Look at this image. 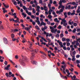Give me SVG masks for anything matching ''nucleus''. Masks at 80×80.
<instances>
[{"label":"nucleus","instance_id":"nucleus-1","mask_svg":"<svg viewBox=\"0 0 80 80\" xmlns=\"http://www.w3.org/2000/svg\"><path fill=\"white\" fill-rule=\"evenodd\" d=\"M22 60L20 62V64L23 65V66H25V62H28V59L25 57H23V56L22 55Z\"/></svg>","mask_w":80,"mask_h":80},{"label":"nucleus","instance_id":"nucleus-2","mask_svg":"<svg viewBox=\"0 0 80 80\" xmlns=\"http://www.w3.org/2000/svg\"><path fill=\"white\" fill-rule=\"evenodd\" d=\"M28 50L29 52H32V55H34V54L37 53L38 52V50L36 49H32V50H31L28 48Z\"/></svg>","mask_w":80,"mask_h":80},{"label":"nucleus","instance_id":"nucleus-3","mask_svg":"<svg viewBox=\"0 0 80 80\" xmlns=\"http://www.w3.org/2000/svg\"><path fill=\"white\" fill-rule=\"evenodd\" d=\"M3 41L4 43L6 44V45H7L8 44V41L7 40V39L5 38H3Z\"/></svg>","mask_w":80,"mask_h":80},{"label":"nucleus","instance_id":"nucleus-4","mask_svg":"<svg viewBox=\"0 0 80 80\" xmlns=\"http://www.w3.org/2000/svg\"><path fill=\"white\" fill-rule=\"evenodd\" d=\"M57 43H59V45L61 47L63 48V43L61 42H60V40H58L57 41Z\"/></svg>","mask_w":80,"mask_h":80},{"label":"nucleus","instance_id":"nucleus-5","mask_svg":"<svg viewBox=\"0 0 80 80\" xmlns=\"http://www.w3.org/2000/svg\"><path fill=\"white\" fill-rule=\"evenodd\" d=\"M38 37H39V38H41L44 41V42H47V41L44 38H43V37H42L40 35H38Z\"/></svg>","mask_w":80,"mask_h":80},{"label":"nucleus","instance_id":"nucleus-6","mask_svg":"<svg viewBox=\"0 0 80 80\" xmlns=\"http://www.w3.org/2000/svg\"><path fill=\"white\" fill-rule=\"evenodd\" d=\"M59 74L61 76V77H62V78H66V79H67V78H68L66 76H63V75H62V74L61 73L59 72Z\"/></svg>","mask_w":80,"mask_h":80},{"label":"nucleus","instance_id":"nucleus-7","mask_svg":"<svg viewBox=\"0 0 80 80\" xmlns=\"http://www.w3.org/2000/svg\"><path fill=\"white\" fill-rule=\"evenodd\" d=\"M66 22L67 21L65 20V18H63L62 19V21L61 22V25H63V22Z\"/></svg>","mask_w":80,"mask_h":80},{"label":"nucleus","instance_id":"nucleus-8","mask_svg":"<svg viewBox=\"0 0 80 80\" xmlns=\"http://www.w3.org/2000/svg\"><path fill=\"white\" fill-rule=\"evenodd\" d=\"M10 67V64L7 66V67L5 68L4 70H9L10 69L9 68Z\"/></svg>","mask_w":80,"mask_h":80},{"label":"nucleus","instance_id":"nucleus-9","mask_svg":"<svg viewBox=\"0 0 80 80\" xmlns=\"http://www.w3.org/2000/svg\"><path fill=\"white\" fill-rule=\"evenodd\" d=\"M47 26H44V28H42L41 29L42 31H45V30L47 29Z\"/></svg>","mask_w":80,"mask_h":80},{"label":"nucleus","instance_id":"nucleus-10","mask_svg":"<svg viewBox=\"0 0 80 80\" xmlns=\"http://www.w3.org/2000/svg\"><path fill=\"white\" fill-rule=\"evenodd\" d=\"M50 28L51 30V32H54V30H55L54 29V28H53V27H52V26H50Z\"/></svg>","mask_w":80,"mask_h":80},{"label":"nucleus","instance_id":"nucleus-11","mask_svg":"<svg viewBox=\"0 0 80 80\" xmlns=\"http://www.w3.org/2000/svg\"><path fill=\"white\" fill-rule=\"evenodd\" d=\"M31 62L32 64H34V65H37V62L35 61H32Z\"/></svg>","mask_w":80,"mask_h":80},{"label":"nucleus","instance_id":"nucleus-12","mask_svg":"<svg viewBox=\"0 0 80 80\" xmlns=\"http://www.w3.org/2000/svg\"><path fill=\"white\" fill-rule=\"evenodd\" d=\"M51 55H52V56H55V54H54V53L51 52V53H50V54H48V56L49 57V58H51Z\"/></svg>","mask_w":80,"mask_h":80},{"label":"nucleus","instance_id":"nucleus-13","mask_svg":"<svg viewBox=\"0 0 80 80\" xmlns=\"http://www.w3.org/2000/svg\"><path fill=\"white\" fill-rule=\"evenodd\" d=\"M50 10H49L48 11V13H49V15L51 14V13H52L51 12H52L53 10H52V8H50Z\"/></svg>","mask_w":80,"mask_h":80},{"label":"nucleus","instance_id":"nucleus-14","mask_svg":"<svg viewBox=\"0 0 80 80\" xmlns=\"http://www.w3.org/2000/svg\"><path fill=\"white\" fill-rule=\"evenodd\" d=\"M69 77H71L72 79V80H73V78L74 79V78H76V76L75 75H74L73 77L71 75H70Z\"/></svg>","mask_w":80,"mask_h":80},{"label":"nucleus","instance_id":"nucleus-15","mask_svg":"<svg viewBox=\"0 0 80 80\" xmlns=\"http://www.w3.org/2000/svg\"><path fill=\"white\" fill-rule=\"evenodd\" d=\"M28 10H32V6H29V8H28Z\"/></svg>","mask_w":80,"mask_h":80},{"label":"nucleus","instance_id":"nucleus-16","mask_svg":"<svg viewBox=\"0 0 80 80\" xmlns=\"http://www.w3.org/2000/svg\"><path fill=\"white\" fill-rule=\"evenodd\" d=\"M64 17L65 18H67V12H65L64 13Z\"/></svg>","mask_w":80,"mask_h":80},{"label":"nucleus","instance_id":"nucleus-17","mask_svg":"<svg viewBox=\"0 0 80 80\" xmlns=\"http://www.w3.org/2000/svg\"><path fill=\"white\" fill-rule=\"evenodd\" d=\"M22 15H23L24 17H27V14H25L24 12H22Z\"/></svg>","mask_w":80,"mask_h":80},{"label":"nucleus","instance_id":"nucleus-18","mask_svg":"<svg viewBox=\"0 0 80 80\" xmlns=\"http://www.w3.org/2000/svg\"><path fill=\"white\" fill-rule=\"evenodd\" d=\"M32 57H31V58H30V59L31 60H32L33 59V58H34V54H32Z\"/></svg>","mask_w":80,"mask_h":80},{"label":"nucleus","instance_id":"nucleus-19","mask_svg":"<svg viewBox=\"0 0 80 80\" xmlns=\"http://www.w3.org/2000/svg\"><path fill=\"white\" fill-rule=\"evenodd\" d=\"M72 57V61L73 62L75 61V56H73V57Z\"/></svg>","mask_w":80,"mask_h":80},{"label":"nucleus","instance_id":"nucleus-20","mask_svg":"<svg viewBox=\"0 0 80 80\" xmlns=\"http://www.w3.org/2000/svg\"><path fill=\"white\" fill-rule=\"evenodd\" d=\"M12 32H18V29H15L14 30H12Z\"/></svg>","mask_w":80,"mask_h":80},{"label":"nucleus","instance_id":"nucleus-21","mask_svg":"<svg viewBox=\"0 0 80 80\" xmlns=\"http://www.w3.org/2000/svg\"><path fill=\"white\" fill-rule=\"evenodd\" d=\"M30 28L28 27L25 28V30H26L27 31H28V30H30Z\"/></svg>","mask_w":80,"mask_h":80},{"label":"nucleus","instance_id":"nucleus-22","mask_svg":"<svg viewBox=\"0 0 80 80\" xmlns=\"http://www.w3.org/2000/svg\"><path fill=\"white\" fill-rule=\"evenodd\" d=\"M22 8H23L24 10H27V8H26V7H25V6H23L22 7Z\"/></svg>","mask_w":80,"mask_h":80},{"label":"nucleus","instance_id":"nucleus-23","mask_svg":"<svg viewBox=\"0 0 80 80\" xmlns=\"http://www.w3.org/2000/svg\"><path fill=\"white\" fill-rule=\"evenodd\" d=\"M32 12L33 13L36 12V11L35 10V8H32Z\"/></svg>","mask_w":80,"mask_h":80},{"label":"nucleus","instance_id":"nucleus-24","mask_svg":"<svg viewBox=\"0 0 80 80\" xmlns=\"http://www.w3.org/2000/svg\"><path fill=\"white\" fill-rule=\"evenodd\" d=\"M14 37H15V35L13 34H11V38H14Z\"/></svg>","mask_w":80,"mask_h":80},{"label":"nucleus","instance_id":"nucleus-25","mask_svg":"<svg viewBox=\"0 0 80 80\" xmlns=\"http://www.w3.org/2000/svg\"><path fill=\"white\" fill-rule=\"evenodd\" d=\"M61 68H63V71H65V68H64V67L62 65L61 66Z\"/></svg>","mask_w":80,"mask_h":80},{"label":"nucleus","instance_id":"nucleus-26","mask_svg":"<svg viewBox=\"0 0 80 80\" xmlns=\"http://www.w3.org/2000/svg\"><path fill=\"white\" fill-rule=\"evenodd\" d=\"M80 10H79V8H78V9L77 10V13H80Z\"/></svg>","mask_w":80,"mask_h":80},{"label":"nucleus","instance_id":"nucleus-27","mask_svg":"<svg viewBox=\"0 0 80 80\" xmlns=\"http://www.w3.org/2000/svg\"><path fill=\"white\" fill-rule=\"evenodd\" d=\"M63 25L64 26H66L67 25V23L66 22H64Z\"/></svg>","mask_w":80,"mask_h":80},{"label":"nucleus","instance_id":"nucleus-28","mask_svg":"<svg viewBox=\"0 0 80 80\" xmlns=\"http://www.w3.org/2000/svg\"><path fill=\"white\" fill-rule=\"evenodd\" d=\"M62 6H63L62 4H60L58 8V9H60V8H62Z\"/></svg>","mask_w":80,"mask_h":80},{"label":"nucleus","instance_id":"nucleus-29","mask_svg":"<svg viewBox=\"0 0 80 80\" xmlns=\"http://www.w3.org/2000/svg\"><path fill=\"white\" fill-rule=\"evenodd\" d=\"M37 22H38V25H40V21H36V22L37 23Z\"/></svg>","mask_w":80,"mask_h":80},{"label":"nucleus","instance_id":"nucleus-30","mask_svg":"<svg viewBox=\"0 0 80 80\" xmlns=\"http://www.w3.org/2000/svg\"><path fill=\"white\" fill-rule=\"evenodd\" d=\"M66 41H67V42H69L70 41V39L67 38L66 39Z\"/></svg>","mask_w":80,"mask_h":80},{"label":"nucleus","instance_id":"nucleus-31","mask_svg":"<svg viewBox=\"0 0 80 80\" xmlns=\"http://www.w3.org/2000/svg\"><path fill=\"white\" fill-rule=\"evenodd\" d=\"M44 22L43 21H42L41 22V23L40 25V27H41V26H42L43 25V24L44 23Z\"/></svg>","mask_w":80,"mask_h":80},{"label":"nucleus","instance_id":"nucleus-32","mask_svg":"<svg viewBox=\"0 0 80 80\" xmlns=\"http://www.w3.org/2000/svg\"><path fill=\"white\" fill-rule=\"evenodd\" d=\"M63 12V10L62 9H60L59 10V12L60 13H62V12Z\"/></svg>","mask_w":80,"mask_h":80},{"label":"nucleus","instance_id":"nucleus-33","mask_svg":"<svg viewBox=\"0 0 80 80\" xmlns=\"http://www.w3.org/2000/svg\"><path fill=\"white\" fill-rule=\"evenodd\" d=\"M75 53H76V51H74V52H72V54L73 56H75Z\"/></svg>","mask_w":80,"mask_h":80},{"label":"nucleus","instance_id":"nucleus-34","mask_svg":"<svg viewBox=\"0 0 80 80\" xmlns=\"http://www.w3.org/2000/svg\"><path fill=\"white\" fill-rule=\"evenodd\" d=\"M40 53H42V54H43V55H46V54H45V53H44L42 51H40Z\"/></svg>","mask_w":80,"mask_h":80},{"label":"nucleus","instance_id":"nucleus-35","mask_svg":"<svg viewBox=\"0 0 80 80\" xmlns=\"http://www.w3.org/2000/svg\"><path fill=\"white\" fill-rule=\"evenodd\" d=\"M44 10H45L46 11H47V7L45 6H44Z\"/></svg>","mask_w":80,"mask_h":80},{"label":"nucleus","instance_id":"nucleus-36","mask_svg":"<svg viewBox=\"0 0 80 80\" xmlns=\"http://www.w3.org/2000/svg\"><path fill=\"white\" fill-rule=\"evenodd\" d=\"M76 63H77V64H79V63H80V61L78 60H76Z\"/></svg>","mask_w":80,"mask_h":80},{"label":"nucleus","instance_id":"nucleus-37","mask_svg":"<svg viewBox=\"0 0 80 80\" xmlns=\"http://www.w3.org/2000/svg\"><path fill=\"white\" fill-rule=\"evenodd\" d=\"M35 28H36L38 30L40 29V28H39V27H38V26H35Z\"/></svg>","mask_w":80,"mask_h":80},{"label":"nucleus","instance_id":"nucleus-38","mask_svg":"<svg viewBox=\"0 0 80 80\" xmlns=\"http://www.w3.org/2000/svg\"><path fill=\"white\" fill-rule=\"evenodd\" d=\"M48 18H49V19H51V18H52V16H51V15H49L48 16Z\"/></svg>","mask_w":80,"mask_h":80},{"label":"nucleus","instance_id":"nucleus-39","mask_svg":"<svg viewBox=\"0 0 80 80\" xmlns=\"http://www.w3.org/2000/svg\"><path fill=\"white\" fill-rule=\"evenodd\" d=\"M62 42H64V41H65V38H62Z\"/></svg>","mask_w":80,"mask_h":80},{"label":"nucleus","instance_id":"nucleus-40","mask_svg":"<svg viewBox=\"0 0 80 80\" xmlns=\"http://www.w3.org/2000/svg\"><path fill=\"white\" fill-rule=\"evenodd\" d=\"M12 16H15L16 15V13L15 12L14 13V14L13 13V12H12Z\"/></svg>","mask_w":80,"mask_h":80},{"label":"nucleus","instance_id":"nucleus-41","mask_svg":"<svg viewBox=\"0 0 80 80\" xmlns=\"http://www.w3.org/2000/svg\"><path fill=\"white\" fill-rule=\"evenodd\" d=\"M71 5H76L75 2H72L71 3Z\"/></svg>","mask_w":80,"mask_h":80},{"label":"nucleus","instance_id":"nucleus-42","mask_svg":"<svg viewBox=\"0 0 80 80\" xmlns=\"http://www.w3.org/2000/svg\"><path fill=\"white\" fill-rule=\"evenodd\" d=\"M70 75V73H69V72H68V75H67V77H70V76H69Z\"/></svg>","mask_w":80,"mask_h":80},{"label":"nucleus","instance_id":"nucleus-43","mask_svg":"<svg viewBox=\"0 0 80 80\" xmlns=\"http://www.w3.org/2000/svg\"><path fill=\"white\" fill-rule=\"evenodd\" d=\"M80 44V43H78V42H76V45L77 46H78V45Z\"/></svg>","mask_w":80,"mask_h":80},{"label":"nucleus","instance_id":"nucleus-44","mask_svg":"<svg viewBox=\"0 0 80 80\" xmlns=\"http://www.w3.org/2000/svg\"><path fill=\"white\" fill-rule=\"evenodd\" d=\"M62 48H63V49L64 50H67V48H66V47L63 46V47Z\"/></svg>","mask_w":80,"mask_h":80},{"label":"nucleus","instance_id":"nucleus-45","mask_svg":"<svg viewBox=\"0 0 80 80\" xmlns=\"http://www.w3.org/2000/svg\"><path fill=\"white\" fill-rule=\"evenodd\" d=\"M19 33L18 34V35L19 36L21 35V33H22V31L21 30V31H19Z\"/></svg>","mask_w":80,"mask_h":80},{"label":"nucleus","instance_id":"nucleus-46","mask_svg":"<svg viewBox=\"0 0 80 80\" xmlns=\"http://www.w3.org/2000/svg\"><path fill=\"white\" fill-rule=\"evenodd\" d=\"M48 7H49V8L50 9V8H51L50 7L51 6V4L50 3H49L48 4Z\"/></svg>","mask_w":80,"mask_h":80},{"label":"nucleus","instance_id":"nucleus-47","mask_svg":"<svg viewBox=\"0 0 80 80\" xmlns=\"http://www.w3.org/2000/svg\"><path fill=\"white\" fill-rule=\"evenodd\" d=\"M4 7L6 8H8V7H9V5L6 6L5 5L4 6Z\"/></svg>","mask_w":80,"mask_h":80},{"label":"nucleus","instance_id":"nucleus-48","mask_svg":"<svg viewBox=\"0 0 80 80\" xmlns=\"http://www.w3.org/2000/svg\"><path fill=\"white\" fill-rule=\"evenodd\" d=\"M70 7H71V5H69L68 7V10H70V9L71 8Z\"/></svg>","mask_w":80,"mask_h":80},{"label":"nucleus","instance_id":"nucleus-49","mask_svg":"<svg viewBox=\"0 0 80 80\" xmlns=\"http://www.w3.org/2000/svg\"><path fill=\"white\" fill-rule=\"evenodd\" d=\"M70 45V43L68 42L67 43V47H69Z\"/></svg>","mask_w":80,"mask_h":80},{"label":"nucleus","instance_id":"nucleus-50","mask_svg":"<svg viewBox=\"0 0 80 80\" xmlns=\"http://www.w3.org/2000/svg\"><path fill=\"white\" fill-rule=\"evenodd\" d=\"M72 38L73 40H74V39H75V37L74 36H72Z\"/></svg>","mask_w":80,"mask_h":80},{"label":"nucleus","instance_id":"nucleus-51","mask_svg":"<svg viewBox=\"0 0 80 80\" xmlns=\"http://www.w3.org/2000/svg\"><path fill=\"white\" fill-rule=\"evenodd\" d=\"M58 28H59V29H61V28H62V26L61 25L59 26L58 27Z\"/></svg>","mask_w":80,"mask_h":80},{"label":"nucleus","instance_id":"nucleus-52","mask_svg":"<svg viewBox=\"0 0 80 80\" xmlns=\"http://www.w3.org/2000/svg\"><path fill=\"white\" fill-rule=\"evenodd\" d=\"M54 22H56V21H58V18H55L54 19Z\"/></svg>","mask_w":80,"mask_h":80},{"label":"nucleus","instance_id":"nucleus-53","mask_svg":"<svg viewBox=\"0 0 80 80\" xmlns=\"http://www.w3.org/2000/svg\"><path fill=\"white\" fill-rule=\"evenodd\" d=\"M75 42H76V41H74L73 42H72V45H74L75 43Z\"/></svg>","mask_w":80,"mask_h":80},{"label":"nucleus","instance_id":"nucleus-54","mask_svg":"<svg viewBox=\"0 0 80 80\" xmlns=\"http://www.w3.org/2000/svg\"><path fill=\"white\" fill-rule=\"evenodd\" d=\"M77 23H74L73 26H74V27H76V26H77Z\"/></svg>","mask_w":80,"mask_h":80},{"label":"nucleus","instance_id":"nucleus-55","mask_svg":"<svg viewBox=\"0 0 80 80\" xmlns=\"http://www.w3.org/2000/svg\"><path fill=\"white\" fill-rule=\"evenodd\" d=\"M13 4L14 5H17V2L16 1L13 2Z\"/></svg>","mask_w":80,"mask_h":80},{"label":"nucleus","instance_id":"nucleus-56","mask_svg":"<svg viewBox=\"0 0 80 80\" xmlns=\"http://www.w3.org/2000/svg\"><path fill=\"white\" fill-rule=\"evenodd\" d=\"M62 2H63V3H66L67 2L65 0H62Z\"/></svg>","mask_w":80,"mask_h":80},{"label":"nucleus","instance_id":"nucleus-57","mask_svg":"<svg viewBox=\"0 0 80 80\" xmlns=\"http://www.w3.org/2000/svg\"><path fill=\"white\" fill-rule=\"evenodd\" d=\"M80 40V38H79L77 40V41H76V42H78V41Z\"/></svg>","mask_w":80,"mask_h":80},{"label":"nucleus","instance_id":"nucleus-58","mask_svg":"<svg viewBox=\"0 0 80 80\" xmlns=\"http://www.w3.org/2000/svg\"><path fill=\"white\" fill-rule=\"evenodd\" d=\"M39 3H42L43 1L42 0H39Z\"/></svg>","mask_w":80,"mask_h":80},{"label":"nucleus","instance_id":"nucleus-59","mask_svg":"<svg viewBox=\"0 0 80 80\" xmlns=\"http://www.w3.org/2000/svg\"><path fill=\"white\" fill-rule=\"evenodd\" d=\"M32 22V25H35V22L33 21Z\"/></svg>","mask_w":80,"mask_h":80},{"label":"nucleus","instance_id":"nucleus-60","mask_svg":"<svg viewBox=\"0 0 80 80\" xmlns=\"http://www.w3.org/2000/svg\"><path fill=\"white\" fill-rule=\"evenodd\" d=\"M80 55H79L78 54L76 56V58H78L80 57Z\"/></svg>","mask_w":80,"mask_h":80},{"label":"nucleus","instance_id":"nucleus-61","mask_svg":"<svg viewBox=\"0 0 80 80\" xmlns=\"http://www.w3.org/2000/svg\"><path fill=\"white\" fill-rule=\"evenodd\" d=\"M8 63V62H7V61H5L4 62V64L5 65H7Z\"/></svg>","mask_w":80,"mask_h":80},{"label":"nucleus","instance_id":"nucleus-62","mask_svg":"<svg viewBox=\"0 0 80 80\" xmlns=\"http://www.w3.org/2000/svg\"><path fill=\"white\" fill-rule=\"evenodd\" d=\"M64 36V35H63V34H60V37H63Z\"/></svg>","mask_w":80,"mask_h":80},{"label":"nucleus","instance_id":"nucleus-63","mask_svg":"<svg viewBox=\"0 0 80 80\" xmlns=\"http://www.w3.org/2000/svg\"><path fill=\"white\" fill-rule=\"evenodd\" d=\"M31 18L33 19L34 18H35V16L33 15H31Z\"/></svg>","mask_w":80,"mask_h":80},{"label":"nucleus","instance_id":"nucleus-64","mask_svg":"<svg viewBox=\"0 0 80 80\" xmlns=\"http://www.w3.org/2000/svg\"><path fill=\"white\" fill-rule=\"evenodd\" d=\"M75 32H76V29H74L73 30V33H75Z\"/></svg>","mask_w":80,"mask_h":80}]
</instances>
